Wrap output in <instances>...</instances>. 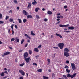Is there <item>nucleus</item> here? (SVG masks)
<instances>
[{"label":"nucleus","mask_w":79,"mask_h":79,"mask_svg":"<svg viewBox=\"0 0 79 79\" xmlns=\"http://www.w3.org/2000/svg\"><path fill=\"white\" fill-rule=\"evenodd\" d=\"M25 64V63H23L22 64H19V66H24V65Z\"/></svg>","instance_id":"21"},{"label":"nucleus","mask_w":79,"mask_h":79,"mask_svg":"<svg viewBox=\"0 0 79 79\" xmlns=\"http://www.w3.org/2000/svg\"><path fill=\"white\" fill-rule=\"evenodd\" d=\"M47 20H48V19H47V18H45L44 19V21H45V22H47Z\"/></svg>","instance_id":"40"},{"label":"nucleus","mask_w":79,"mask_h":79,"mask_svg":"<svg viewBox=\"0 0 79 79\" xmlns=\"http://www.w3.org/2000/svg\"><path fill=\"white\" fill-rule=\"evenodd\" d=\"M26 10H23V14H24V15H25V14L26 13Z\"/></svg>","instance_id":"33"},{"label":"nucleus","mask_w":79,"mask_h":79,"mask_svg":"<svg viewBox=\"0 0 79 79\" xmlns=\"http://www.w3.org/2000/svg\"><path fill=\"white\" fill-rule=\"evenodd\" d=\"M19 73H21L22 76H24L25 75V72L22 70H19Z\"/></svg>","instance_id":"5"},{"label":"nucleus","mask_w":79,"mask_h":79,"mask_svg":"<svg viewBox=\"0 0 79 79\" xmlns=\"http://www.w3.org/2000/svg\"><path fill=\"white\" fill-rule=\"evenodd\" d=\"M31 34L32 35H33V36H34V35H35V34L33 33V31L31 32Z\"/></svg>","instance_id":"25"},{"label":"nucleus","mask_w":79,"mask_h":79,"mask_svg":"<svg viewBox=\"0 0 79 79\" xmlns=\"http://www.w3.org/2000/svg\"><path fill=\"white\" fill-rule=\"evenodd\" d=\"M64 8L65 9L67 8V6H64Z\"/></svg>","instance_id":"55"},{"label":"nucleus","mask_w":79,"mask_h":79,"mask_svg":"<svg viewBox=\"0 0 79 79\" xmlns=\"http://www.w3.org/2000/svg\"><path fill=\"white\" fill-rule=\"evenodd\" d=\"M9 48L10 49V50H12V49H13V48H12L11 47H9Z\"/></svg>","instance_id":"50"},{"label":"nucleus","mask_w":79,"mask_h":79,"mask_svg":"<svg viewBox=\"0 0 79 79\" xmlns=\"http://www.w3.org/2000/svg\"><path fill=\"white\" fill-rule=\"evenodd\" d=\"M48 62V64H50V59H47Z\"/></svg>","instance_id":"27"},{"label":"nucleus","mask_w":79,"mask_h":79,"mask_svg":"<svg viewBox=\"0 0 79 79\" xmlns=\"http://www.w3.org/2000/svg\"><path fill=\"white\" fill-rule=\"evenodd\" d=\"M64 52H69V49L67 48H66L64 49Z\"/></svg>","instance_id":"20"},{"label":"nucleus","mask_w":79,"mask_h":79,"mask_svg":"<svg viewBox=\"0 0 79 79\" xmlns=\"http://www.w3.org/2000/svg\"><path fill=\"white\" fill-rule=\"evenodd\" d=\"M36 18H37V19H39L40 18V17H39V15H36Z\"/></svg>","instance_id":"45"},{"label":"nucleus","mask_w":79,"mask_h":79,"mask_svg":"<svg viewBox=\"0 0 79 79\" xmlns=\"http://www.w3.org/2000/svg\"><path fill=\"white\" fill-rule=\"evenodd\" d=\"M2 14H0V19H2Z\"/></svg>","instance_id":"47"},{"label":"nucleus","mask_w":79,"mask_h":79,"mask_svg":"<svg viewBox=\"0 0 79 79\" xmlns=\"http://www.w3.org/2000/svg\"><path fill=\"white\" fill-rule=\"evenodd\" d=\"M58 45L60 49H63V48L64 47V44L61 43H59Z\"/></svg>","instance_id":"2"},{"label":"nucleus","mask_w":79,"mask_h":79,"mask_svg":"<svg viewBox=\"0 0 79 79\" xmlns=\"http://www.w3.org/2000/svg\"><path fill=\"white\" fill-rule=\"evenodd\" d=\"M29 52L30 55L32 54V51L30 50L29 51Z\"/></svg>","instance_id":"37"},{"label":"nucleus","mask_w":79,"mask_h":79,"mask_svg":"<svg viewBox=\"0 0 79 79\" xmlns=\"http://www.w3.org/2000/svg\"><path fill=\"white\" fill-rule=\"evenodd\" d=\"M9 21L10 22H12V21H13V19L10 18L9 19Z\"/></svg>","instance_id":"23"},{"label":"nucleus","mask_w":79,"mask_h":79,"mask_svg":"<svg viewBox=\"0 0 79 79\" xmlns=\"http://www.w3.org/2000/svg\"><path fill=\"white\" fill-rule=\"evenodd\" d=\"M41 47H42V45H40L37 47V48H41Z\"/></svg>","instance_id":"35"},{"label":"nucleus","mask_w":79,"mask_h":79,"mask_svg":"<svg viewBox=\"0 0 79 79\" xmlns=\"http://www.w3.org/2000/svg\"><path fill=\"white\" fill-rule=\"evenodd\" d=\"M28 3L29 4L28 5L27 8L28 9H29V8H31V4L29 2H28Z\"/></svg>","instance_id":"9"},{"label":"nucleus","mask_w":79,"mask_h":79,"mask_svg":"<svg viewBox=\"0 0 79 79\" xmlns=\"http://www.w3.org/2000/svg\"><path fill=\"white\" fill-rule=\"evenodd\" d=\"M8 32L9 34H10V29H8Z\"/></svg>","instance_id":"62"},{"label":"nucleus","mask_w":79,"mask_h":79,"mask_svg":"<svg viewBox=\"0 0 79 79\" xmlns=\"http://www.w3.org/2000/svg\"><path fill=\"white\" fill-rule=\"evenodd\" d=\"M47 14L49 15H52V12H51L50 11H48L47 12Z\"/></svg>","instance_id":"19"},{"label":"nucleus","mask_w":79,"mask_h":79,"mask_svg":"<svg viewBox=\"0 0 79 79\" xmlns=\"http://www.w3.org/2000/svg\"><path fill=\"white\" fill-rule=\"evenodd\" d=\"M15 27L16 29H18V27H17V25H15Z\"/></svg>","instance_id":"52"},{"label":"nucleus","mask_w":79,"mask_h":79,"mask_svg":"<svg viewBox=\"0 0 79 79\" xmlns=\"http://www.w3.org/2000/svg\"><path fill=\"white\" fill-rule=\"evenodd\" d=\"M0 75L1 76H5V74L4 73V72H2V73L0 74Z\"/></svg>","instance_id":"24"},{"label":"nucleus","mask_w":79,"mask_h":79,"mask_svg":"<svg viewBox=\"0 0 79 79\" xmlns=\"http://www.w3.org/2000/svg\"><path fill=\"white\" fill-rule=\"evenodd\" d=\"M42 11H45L46 10L44 8H43L42 9Z\"/></svg>","instance_id":"56"},{"label":"nucleus","mask_w":79,"mask_h":79,"mask_svg":"<svg viewBox=\"0 0 79 79\" xmlns=\"http://www.w3.org/2000/svg\"><path fill=\"white\" fill-rule=\"evenodd\" d=\"M65 32H70V31H65Z\"/></svg>","instance_id":"53"},{"label":"nucleus","mask_w":79,"mask_h":79,"mask_svg":"<svg viewBox=\"0 0 79 79\" xmlns=\"http://www.w3.org/2000/svg\"><path fill=\"white\" fill-rule=\"evenodd\" d=\"M4 69L5 71H6L7 70V69H6V68H5Z\"/></svg>","instance_id":"63"},{"label":"nucleus","mask_w":79,"mask_h":79,"mask_svg":"<svg viewBox=\"0 0 79 79\" xmlns=\"http://www.w3.org/2000/svg\"><path fill=\"white\" fill-rule=\"evenodd\" d=\"M60 15H61L60 13H58L57 14V16H60Z\"/></svg>","instance_id":"61"},{"label":"nucleus","mask_w":79,"mask_h":79,"mask_svg":"<svg viewBox=\"0 0 79 79\" xmlns=\"http://www.w3.org/2000/svg\"><path fill=\"white\" fill-rule=\"evenodd\" d=\"M27 21V20H26V19H24L23 20V23H26V22Z\"/></svg>","instance_id":"38"},{"label":"nucleus","mask_w":79,"mask_h":79,"mask_svg":"<svg viewBox=\"0 0 79 79\" xmlns=\"http://www.w3.org/2000/svg\"><path fill=\"white\" fill-rule=\"evenodd\" d=\"M18 20L19 21V23H20V24H21V23H22V20H21V19H18Z\"/></svg>","instance_id":"14"},{"label":"nucleus","mask_w":79,"mask_h":79,"mask_svg":"<svg viewBox=\"0 0 79 79\" xmlns=\"http://www.w3.org/2000/svg\"><path fill=\"white\" fill-rule=\"evenodd\" d=\"M6 78H7V76H6L3 77V79H6Z\"/></svg>","instance_id":"54"},{"label":"nucleus","mask_w":79,"mask_h":79,"mask_svg":"<svg viewBox=\"0 0 79 79\" xmlns=\"http://www.w3.org/2000/svg\"><path fill=\"white\" fill-rule=\"evenodd\" d=\"M4 73H5L6 74H8V73L7 71L4 72Z\"/></svg>","instance_id":"51"},{"label":"nucleus","mask_w":79,"mask_h":79,"mask_svg":"<svg viewBox=\"0 0 79 79\" xmlns=\"http://www.w3.org/2000/svg\"><path fill=\"white\" fill-rule=\"evenodd\" d=\"M28 45V43L26 44L25 45V47H27Z\"/></svg>","instance_id":"41"},{"label":"nucleus","mask_w":79,"mask_h":79,"mask_svg":"<svg viewBox=\"0 0 79 79\" xmlns=\"http://www.w3.org/2000/svg\"><path fill=\"white\" fill-rule=\"evenodd\" d=\"M63 77H64L65 78V79H67V77H66V75H64L63 76Z\"/></svg>","instance_id":"34"},{"label":"nucleus","mask_w":79,"mask_h":79,"mask_svg":"<svg viewBox=\"0 0 79 79\" xmlns=\"http://www.w3.org/2000/svg\"><path fill=\"white\" fill-rule=\"evenodd\" d=\"M34 2H33L32 3V5H37V2L36 1H35V0H34Z\"/></svg>","instance_id":"13"},{"label":"nucleus","mask_w":79,"mask_h":79,"mask_svg":"<svg viewBox=\"0 0 79 79\" xmlns=\"http://www.w3.org/2000/svg\"><path fill=\"white\" fill-rule=\"evenodd\" d=\"M60 27H67L69 26V24H67L66 25H59Z\"/></svg>","instance_id":"6"},{"label":"nucleus","mask_w":79,"mask_h":79,"mask_svg":"<svg viewBox=\"0 0 79 79\" xmlns=\"http://www.w3.org/2000/svg\"><path fill=\"white\" fill-rule=\"evenodd\" d=\"M66 63H68V64L69 63V61L68 60H67L66 62Z\"/></svg>","instance_id":"58"},{"label":"nucleus","mask_w":79,"mask_h":79,"mask_svg":"<svg viewBox=\"0 0 79 79\" xmlns=\"http://www.w3.org/2000/svg\"><path fill=\"white\" fill-rule=\"evenodd\" d=\"M67 77L68 78L69 77H71L72 79H73L76 76V73H74L73 75H70V74L68 73L66 75Z\"/></svg>","instance_id":"1"},{"label":"nucleus","mask_w":79,"mask_h":79,"mask_svg":"<svg viewBox=\"0 0 79 79\" xmlns=\"http://www.w3.org/2000/svg\"><path fill=\"white\" fill-rule=\"evenodd\" d=\"M43 79H48V77L45 76H43Z\"/></svg>","instance_id":"18"},{"label":"nucleus","mask_w":79,"mask_h":79,"mask_svg":"<svg viewBox=\"0 0 79 79\" xmlns=\"http://www.w3.org/2000/svg\"><path fill=\"white\" fill-rule=\"evenodd\" d=\"M14 26V25L13 24H12L11 26V28H12V30H13V26Z\"/></svg>","instance_id":"42"},{"label":"nucleus","mask_w":79,"mask_h":79,"mask_svg":"<svg viewBox=\"0 0 79 79\" xmlns=\"http://www.w3.org/2000/svg\"><path fill=\"white\" fill-rule=\"evenodd\" d=\"M66 71L67 73H69L70 72V70H69L68 69H66Z\"/></svg>","instance_id":"31"},{"label":"nucleus","mask_w":79,"mask_h":79,"mask_svg":"<svg viewBox=\"0 0 79 79\" xmlns=\"http://www.w3.org/2000/svg\"><path fill=\"white\" fill-rule=\"evenodd\" d=\"M34 50L35 52H39V49L37 48H35Z\"/></svg>","instance_id":"16"},{"label":"nucleus","mask_w":79,"mask_h":79,"mask_svg":"<svg viewBox=\"0 0 79 79\" xmlns=\"http://www.w3.org/2000/svg\"><path fill=\"white\" fill-rule=\"evenodd\" d=\"M27 19H28V18H32V16L31 15H28L27 17Z\"/></svg>","instance_id":"17"},{"label":"nucleus","mask_w":79,"mask_h":79,"mask_svg":"<svg viewBox=\"0 0 79 79\" xmlns=\"http://www.w3.org/2000/svg\"><path fill=\"white\" fill-rule=\"evenodd\" d=\"M69 68V67H68V66H67V65H65L64 67V68Z\"/></svg>","instance_id":"49"},{"label":"nucleus","mask_w":79,"mask_h":79,"mask_svg":"<svg viewBox=\"0 0 79 79\" xmlns=\"http://www.w3.org/2000/svg\"><path fill=\"white\" fill-rule=\"evenodd\" d=\"M25 60L26 61V62L27 63H30V60H31V59H30V57H28L27 58H26V57H25Z\"/></svg>","instance_id":"4"},{"label":"nucleus","mask_w":79,"mask_h":79,"mask_svg":"<svg viewBox=\"0 0 79 79\" xmlns=\"http://www.w3.org/2000/svg\"><path fill=\"white\" fill-rule=\"evenodd\" d=\"M40 8L39 7H37L35 8V11L36 12H38V11L39 10Z\"/></svg>","instance_id":"22"},{"label":"nucleus","mask_w":79,"mask_h":79,"mask_svg":"<svg viewBox=\"0 0 79 79\" xmlns=\"http://www.w3.org/2000/svg\"><path fill=\"white\" fill-rule=\"evenodd\" d=\"M24 15H25L26 16H27V15H28V13L26 12Z\"/></svg>","instance_id":"46"},{"label":"nucleus","mask_w":79,"mask_h":79,"mask_svg":"<svg viewBox=\"0 0 79 79\" xmlns=\"http://www.w3.org/2000/svg\"><path fill=\"white\" fill-rule=\"evenodd\" d=\"M33 65H35V66H37V64H36V63H33Z\"/></svg>","instance_id":"39"},{"label":"nucleus","mask_w":79,"mask_h":79,"mask_svg":"<svg viewBox=\"0 0 79 79\" xmlns=\"http://www.w3.org/2000/svg\"><path fill=\"white\" fill-rule=\"evenodd\" d=\"M10 52H7L6 53H4L3 55L2 56V57H4V56H5V55H8V54H10Z\"/></svg>","instance_id":"7"},{"label":"nucleus","mask_w":79,"mask_h":79,"mask_svg":"<svg viewBox=\"0 0 79 79\" xmlns=\"http://www.w3.org/2000/svg\"><path fill=\"white\" fill-rule=\"evenodd\" d=\"M14 2L15 3L17 4L18 3V2L16 0H14Z\"/></svg>","instance_id":"30"},{"label":"nucleus","mask_w":79,"mask_h":79,"mask_svg":"<svg viewBox=\"0 0 79 79\" xmlns=\"http://www.w3.org/2000/svg\"><path fill=\"white\" fill-rule=\"evenodd\" d=\"M25 37H26L27 38H28V39H31V37H29V36L27 34H25Z\"/></svg>","instance_id":"15"},{"label":"nucleus","mask_w":79,"mask_h":79,"mask_svg":"<svg viewBox=\"0 0 79 79\" xmlns=\"http://www.w3.org/2000/svg\"><path fill=\"white\" fill-rule=\"evenodd\" d=\"M52 77H55V74H54V73H53L52 74Z\"/></svg>","instance_id":"44"},{"label":"nucleus","mask_w":79,"mask_h":79,"mask_svg":"<svg viewBox=\"0 0 79 79\" xmlns=\"http://www.w3.org/2000/svg\"><path fill=\"white\" fill-rule=\"evenodd\" d=\"M69 29L73 30L74 29V27L73 26L69 27H68Z\"/></svg>","instance_id":"11"},{"label":"nucleus","mask_w":79,"mask_h":79,"mask_svg":"<svg viewBox=\"0 0 79 79\" xmlns=\"http://www.w3.org/2000/svg\"><path fill=\"white\" fill-rule=\"evenodd\" d=\"M53 48H55V49H58V47H54Z\"/></svg>","instance_id":"48"},{"label":"nucleus","mask_w":79,"mask_h":79,"mask_svg":"<svg viewBox=\"0 0 79 79\" xmlns=\"http://www.w3.org/2000/svg\"><path fill=\"white\" fill-rule=\"evenodd\" d=\"M23 56L24 57V58H25L26 57H27V56H28V53L27 52L25 53Z\"/></svg>","instance_id":"10"},{"label":"nucleus","mask_w":79,"mask_h":79,"mask_svg":"<svg viewBox=\"0 0 79 79\" xmlns=\"http://www.w3.org/2000/svg\"><path fill=\"white\" fill-rule=\"evenodd\" d=\"M71 66L73 70H74L76 69V65L74 64V63H71Z\"/></svg>","instance_id":"3"},{"label":"nucleus","mask_w":79,"mask_h":79,"mask_svg":"<svg viewBox=\"0 0 79 79\" xmlns=\"http://www.w3.org/2000/svg\"><path fill=\"white\" fill-rule=\"evenodd\" d=\"M51 39H52V38H53V35H51Z\"/></svg>","instance_id":"57"},{"label":"nucleus","mask_w":79,"mask_h":79,"mask_svg":"<svg viewBox=\"0 0 79 79\" xmlns=\"http://www.w3.org/2000/svg\"><path fill=\"white\" fill-rule=\"evenodd\" d=\"M15 38H12L11 39V42H13V41H14V40H15Z\"/></svg>","instance_id":"43"},{"label":"nucleus","mask_w":79,"mask_h":79,"mask_svg":"<svg viewBox=\"0 0 79 79\" xmlns=\"http://www.w3.org/2000/svg\"><path fill=\"white\" fill-rule=\"evenodd\" d=\"M24 42V39H23L21 42V44H22Z\"/></svg>","instance_id":"26"},{"label":"nucleus","mask_w":79,"mask_h":79,"mask_svg":"<svg viewBox=\"0 0 79 79\" xmlns=\"http://www.w3.org/2000/svg\"><path fill=\"white\" fill-rule=\"evenodd\" d=\"M64 55L66 57H68L69 56V53L67 52H65L64 53Z\"/></svg>","instance_id":"8"},{"label":"nucleus","mask_w":79,"mask_h":79,"mask_svg":"<svg viewBox=\"0 0 79 79\" xmlns=\"http://www.w3.org/2000/svg\"><path fill=\"white\" fill-rule=\"evenodd\" d=\"M8 18H9V17L8 16H6L5 18L6 20H8Z\"/></svg>","instance_id":"32"},{"label":"nucleus","mask_w":79,"mask_h":79,"mask_svg":"<svg viewBox=\"0 0 79 79\" xmlns=\"http://www.w3.org/2000/svg\"><path fill=\"white\" fill-rule=\"evenodd\" d=\"M52 58H55V55L52 56Z\"/></svg>","instance_id":"64"},{"label":"nucleus","mask_w":79,"mask_h":79,"mask_svg":"<svg viewBox=\"0 0 79 79\" xmlns=\"http://www.w3.org/2000/svg\"><path fill=\"white\" fill-rule=\"evenodd\" d=\"M7 71H8V72H10V69H7Z\"/></svg>","instance_id":"59"},{"label":"nucleus","mask_w":79,"mask_h":79,"mask_svg":"<svg viewBox=\"0 0 79 79\" xmlns=\"http://www.w3.org/2000/svg\"><path fill=\"white\" fill-rule=\"evenodd\" d=\"M60 18H63V16H60Z\"/></svg>","instance_id":"60"},{"label":"nucleus","mask_w":79,"mask_h":79,"mask_svg":"<svg viewBox=\"0 0 79 79\" xmlns=\"http://www.w3.org/2000/svg\"><path fill=\"white\" fill-rule=\"evenodd\" d=\"M37 71L38 72H42V69H38V70H37Z\"/></svg>","instance_id":"29"},{"label":"nucleus","mask_w":79,"mask_h":79,"mask_svg":"<svg viewBox=\"0 0 79 79\" xmlns=\"http://www.w3.org/2000/svg\"><path fill=\"white\" fill-rule=\"evenodd\" d=\"M14 42H19V39L15 40Z\"/></svg>","instance_id":"28"},{"label":"nucleus","mask_w":79,"mask_h":79,"mask_svg":"<svg viewBox=\"0 0 79 79\" xmlns=\"http://www.w3.org/2000/svg\"><path fill=\"white\" fill-rule=\"evenodd\" d=\"M4 23V21H0V24H3Z\"/></svg>","instance_id":"36"},{"label":"nucleus","mask_w":79,"mask_h":79,"mask_svg":"<svg viewBox=\"0 0 79 79\" xmlns=\"http://www.w3.org/2000/svg\"><path fill=\"white\" fill-rule=\"evenodd\" d=\"M56 36H58V37H60V38H62V36L59 34H56Z\"/></svg>","instance_id":"12"}]
</instances>
